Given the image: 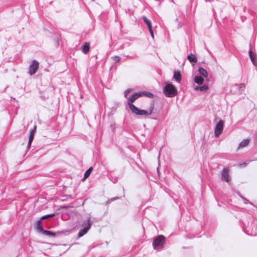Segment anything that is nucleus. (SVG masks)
Listing matches in <instances>:
<instances>
[{"instance_id":"473e14b6","label":"nucleus","mask_w":257,"mask_h":257,"mask_svg":"<svg viewBox=\"0 0 257 257\" xmlns=\"http://www.w3.org/2000/svg\"><path fill=\"white\" fill-rule=\"evenodd\" d=\"M151 118L153 119H157L156 117H155V116L151 117Z\"/></svg>"},{"instance_id":"aec40b11","label":"nucleus","mask_w":257,"mask_h":257,"mask_svg":"<svg viewBox=\"0 0 257 257\" xmlns=\"http://www.w3.org/2000/svg\"><path fill=\"white\" fill-rule=\"evenodd\" d=\"M93 170L92 167H90L84 173V176H83V180H85L87 179L90 175L92 171Z\"/></svg>"},{"instance_id":"5701e85b","label":"nucleus","mask_w":257,"mask_h":257,"mask_svg":"<svg viewBox=\"0 0 257 257\" xmlns=\"http://www.w3.org/2000/svg\"><path fill=\"white\" fill-rule=\"evenodd\" d=\"M133 91L132 88H128L125 90L124 92V96L125 98H127L128 94Z\"/></svg>"},{"instance_id":"f8f14e48","label":"nucleus","mask_w":257,"mask_h":257,"mask_svg":"<svg viewBox=\"0 0 257 257\" xmlns=\"http://www.w3.org/2000/svg\"><path fill=\"white\" fill-rule=\"evenodd\" d=\"M81 50L82 52L85 54H87L90 50V46L89 44L88 43H85L81 47Z\"/></svg>"},{"instance_id":"6ab92c4d","label":"nucleus","mask_w":257,"mask_h":257,"mask_svg":"<svg viewBox=\"0 0 257 257\" xmlns=\"http://www.w3.org/2000/svg\"><path fill=\"white\" fill-rule=\"evenodd\" d=\"M36 132V126L35 125L32 130L30 131V134L29 136V140L33 141L34 135Z\"/></svg>"},{"instance_id":"9d476101","label":"nucleus","mask_w":257,"mask_h":257,"mask_svg":"<svg viewBox=\"0 0 257 257\" xmlns=\"http://www.w3.org/2000/svg\"><path fill=\"white\" fill-rule=\"evenodd\" d=\"M42 221L41 219H39L37 220L35 224V227L36 229L37 230L38 232L40 233H42L43 231H44V228L42 224Z\"/></svg>"},{"instance_id":"72a5a7b5","label":"nucleus","mask_w":257,"mask_h":257,"mask_svg":"<svg viewBox=\"0 0 257 257\" xmlns=\"http://www.w3.org/2000/svg\"><path fill=\"white\" fill-rule=\"evenodd\" d=\"M157 172H158V175H159V167L157 168Z\"/></svg>"},{"instance_id":"a211bd4d","label":"nucleus","mask_w":257,"mask_h":257,"mask_svg":"<svg viewBox=\"0 0 257 257\" xmlns=\"http://www.w3.org/2000/svg\"><path fill=\"white\" fill-rule=\"evenodd\" d=\"M198 72L202 75L204 77L207 78L208 76V73L207 71L202 67L198 68Z\"/></svg>"},{"instance_id":"6e6552de","label":"nucleus","mask_w":257,"mask_h":257,"mask_svg":"<svg viewBox=\"0 0 257 257\" xmlns=\"http://www.w3.org/2000/svg\"><path fill=\"white\" fill-rule=\"evenodd\" d=\"M142 96L141 92H135L127 98V104L130 106V104H133L137 99Z\"/></svg>"},{"instance_id":"1a4fd4ad","label":"nucleus","mask_w":257,"mask_h":257,"mask_svg":"<svg viewBox=\"0 0 257 257\" xmlns=\"http://www.w3.org/2000/svg\"><path fill=\"white\" fill-rule=\"evenodd\" d=\"M229 169L228 168H223L221 173V178L227 182L231 180V177L229 174Z\"/></svg>"},{"instance_id":"c9c22d12","label":"nucleus","mask_w":257,"mask_h":257,"mask_svg":"<svg viewBox=\"0 0 257 257\" xmlns=\"http://www.w3.org/2000/svg\"><path fill=\"white\" fill-rule=\"evenodd\" d=\"M239 85H240V87H241V86L242 85H243V84H240Z\"/></svg>"},{"instance_id":"9b49d317","label":"nucleus","mask_w":257,"mask_h":257,"mask_svg":"<svg viewBox=\"0 0 257 257\" xmlns=\"http://www.w3.org/2000/svg\"><path fill=\"white\" fill-rule=\"evenodd\" d=\"M173 78L178 83H180L181 82L182 79V75L179 71H175L174 72Z\"/></svg>"},{"instance_id":"58836bf2","label":"nucleus","mask_w":257,"mask_h":257,"mask_svg":"<svg viewBox=\"0 0 257 257\" xmlns=\"http://www.w3.org/2000/svg\"><path fill=\"white\" fill-rule=\"evenodd\" d=\"M93 2L95 0H92Z\"/></svg>"},{"instance_id":"bb28decb","label":"nucleus","mask_w":257,"mask_h":257,"mask_svg":"<svg viewBox=\"0 0 257 257\" xmlns=\"http://www.w3.org/2000/svg\"><path fill=\"white\" fill-rule=\"evenodd\" d=\"M97 246L96 244H94V243H93L89 246V250Z\"/></svg>"},{"instance_id":"f257e3e1","label":"nucleus","mask_w":257,"mask_h":257,"mask_svg":"<svg viewBox=\"0 0 257 257\" xmlns=\"http://www.w3.org/2000/svg\"><path fill=\"white\" fill-rule=\"evenodd\" d=\"M163 93L167 97H173L177 94L178 91L172 83H167L164 87Z\"/></svg>"},{"instance_id":"4be33fe9","label":"nucleus","mask_w":257,"mask_h":257,"mask_svg":"<svg viewBox=\"0 0 257 257\" xmlns=\"http://www.w3.org/2000/svg\"><path fill=\"white\" fill-rule=\"evenodd\" d=\"M55 215V214L54 213H52V214H47V215H45L43 216H42L40 219H41V220H43L48 217H53Z\"/></svg>"},{"instance_id":"2eb2a0df","label":"nucleus","mask_w":257,"mask_h":257,"mask_svg":"<svg viewBox=\"0 0 257 257\" xmlns=\"http://www.w3.org/2000/svg\"><path fill=\"white\" fill-rule=\"evenodd\" d=\"M142 19L144 22L147 25L148 29L152 28V22L151 20L148 19L147 17L145 16H142Z\"/></svg>"},{"instance_id":"0eeeda50","label":"nucleus","mask_w":257,"mask_h":257,"mask_svg":"<svg viewBox=\"0 0 257 257\" xmlns=\"http://www.w3.org/2000/svg\"><path fill=\"white\" fill-rule=\"evenodd\" d=\"M39 63L36 60H33L29 66V74L30 76L33 75L37 71L39 68Z\"/></svg>"},{"instance_id":"ddd939ff","label":"nucleus","mask_w":257,"mask_h":257,"mask_svg":"<svg viewBox=\"0 0 257 257\" xmlns=\"http://www.w3.org/2000/svg\"><path fill=\"white\" fill-rule=\"evenodd\" d=\"M187 59L192 63H196L197 62V58L196 56L192 53L188 55Z\"/></svg>"},{"instance_id":"39448f33","label":"nucleus","mask_w":257,"mask_h":257,"mask_svg":"<svg viewBox=\"0 0 257 257\" xmlns=\"http://www.w3.org/2000/svg\"><path fill=\"white\" fill-rule=\"evenodd\" d=\"M71 232V230H62L61 231H57V232H53L51 230H47L44 229L41 233L45 234L46 236L51 237H55L60 236L62 234L68 235Z\"/></svg>"},{"instance_id":"f3484780","label":"nucleus","mask_w":257,"mask_h":257,"mask_svg":"<svg viewBox=\"0 0 257 257\" xmlns=\"http://www.w3.org/2000/svg\"><path fill=\"white\" fill-rule=\"evenodd\" d=\"M249 143V139H246L243 140L242 141L240 142L239 144V148H243L247 146Z\"/></svg>"},{"instance_id":"c756f323","label":"nucleus","mask_w":257,"mask_h":257,"mask_svg":"<svg viewBox=\"0 0 257 257\" xmlns=\"http://www.w3.org/2000/svg\"><path fill=\"white\" fill-rule=\"evenodd\" d=\"M248 54H249V56L253 55V53H252V51L250 49H249V50L248 51Z\"/></svg>"},{"instance_id":"e433bc0d","label":"nucleus","mask_w":257,"mask_h":257,"mask_svg":"<svg viewBox=\"0 0 257 257\" xmlns=\"http://www.w3.org/2000/svg\"><path fill=\"white\" fill-rule=\"evenodd\" d=\"M62 208H66L67 207H66V206H64V207H63Z\"/></svg>"},{"instance_id":"dca6fc26","label":"nucleus","mask_w":257,"mask_h":257,"mask_svg":"<svg viewBox=\"0 0 257 257\" xmlns=\"http://www.w3.org/2000/svg\"><path fill=\"white\" fill-rule=\"evenodd\" d=\"M194 81L196 83L201 85L204 82V79L201 76H196L194 78Z\"/></svg>"},{"instance_id":"412c9836","label":"nucleus","mask_w":257,"mask_h":257,"mask_svg":"<svg viewBox=\"0 0 257 257\" xmlns=\"http://www.w3.org/2000/svg\"><path fill=\"white\" fill-rule=\"evenodd\" d=\"M142 93V96L145 95L146 96H147L150 98H153L154 97V95L150 92H146V91H143L141 92Z\"/></svg>"},{"instance_id":"7c9ffc66","label":"nucleus","mask_w":257,"mask_h":257,"mask_svg":"<svg viewBox=\"0 0 257 257\" xmlns=\"http://www.w3.org/2000/svg\"><path fill=\"white\" fill-rule=\"evenodd\" d=\"M111 202L110 201V199H109L107 201L105 202V205L109 204Z\"/></svg>"},{"instance_id":"f03ea898","label":"nucleus","mask_w":257,"mask_h":257,"mask_svg":"<svg viewBox=\"0 0 257 257\" xmlns=\"http://www.w3.org/2000/svg\"><path fill=\"white\" fill-rule=\"evenodd\" d=\"M129 108L132 112L136 115H149L152 114L154 109V105L150 108L149 111L140 109L134 104H130Z\"/></svg>"},{"instance_id":"4468645a","label":"nucleus","mask_w":257,"mask_h":257,"mask_svg":"<svg viewBox=\"0 0 257 257\" xmlns=\"http://www.w3.org/2000/svg\"><path fill=\"white\" fill-rule=\"evenodd\" d=\"M208 89V85L207 84H204L203 86H196L194 87V90L196 91H204Z\"/></svg>"},{"instance_id":"b1692460","label":"nucleus","mask_w":257,"mask_h":257,"mask_svg":"<svg viewBox=\"0 0 257 257\" xmlns=\"http://www.w3.org/2000/svg\"><path fill=\"white\" fill-rule=\"evenodd\" d=\"M112 58L115 61V62H119L121 60V58L118 56H114L113 57H112Z\"/></svg>"},{"instance_id":"a878e982","label":"nucleus","mask_w":257,"mask_h":257,"mask_svg":"<svg viewBox=\"0 0 257 257\" xmlns=\"http://www.w3.org/2000/svg\"><path fill=\"white\" fill-rule=\"evenodd\" d=\"M149 32L151 34L152 38L154 39V35L153 29L152 28L149 29Z\"/></svg>"},{"instance_id":"f704fd0d","label":"nucleus","mask_w":257,"mask_h":257,"mask_svg":"<svg viewBox=\"0 0 257 257\" xmlns=\"http://www.w3.org/2000/svg\"><path fill=\"white\" fill-rule=\"evenodd\" d=\"M240 197H241L243 199H244V200L245 199L243 196H241V195H240Z\"/></svg>"},{"instance_id":"c85d7f7f","label":"nucleus","mask_w":257,"mask_h":257,"mask_svg":"<svg viewBox=\"0 0 257 257\" xmlns=\"http://www.w3.org/2000/svg\"><path fill=\"white\" fill-rule=\"evenodd\" d=\"M119 199V197H115L111 198H110V199H110V201H111V202H112V201H114V200H117V199Z\"/></svg>"},{"instance_id":"4c0bfd02","label":"nucleus","mask_w":257,"mask_h":257,"mask_svg":"<svg viewBox=\"0 0 257 257\" xmlns=\"http://www.w3.org/2000/svg\"><path fill=\"white\" fill-rule=\"evenodd\" d=\"M208 1L210 2V0H206V2H208Z\"/></svg>"},{"instance_id":"cd10ccee","label":"nucleus","mask_w":257,"mask_h":257,"mask_svg":"<svg viewBox=\"0 0 257 257\" xmlns=\"http://www.w3.org/2000/svg\"><path fill=\"white\" fill-rule=\"evenodd\" d=\"M32 142H33V141L28 140V143L27 144V148L28 149H29L31 147Z\"/></svg>"},{"instance_id":"393cba45","label":"nucleus","mask_w":257,"mask_h":257,"mask_svg":"<svg viewBox=\"0 0 257 257\" xmlns=\"http://www.w3.org/2000/svg\"><path fill=\"white\" fill-rule=\"evenodd\" d=\"M249 57H250V59L252 64L254 65H256L254 56L253 55H252V56H249Z\"/></svg>"},{"instance_id":"2f4dec72","label":"nucleus","mask_w":257,"mask_h":257,"mask_svg":"<svg viewBox=\"0 0 257 257\" xmlns=\"http://www.w3.org/2000/svg\"><path fill=\"white\" fill-rule=\"evenodd\" d=\"M246 165H247V163H243L242 164H240V166H246Z\"/></svg>"},{"instance_id":"7ed1b4c3","label":"nucleus","mask_w":257,"mask_h":257,"mask_svg":"<svg viewBox=\"0 0 257 257\" xmlns=\"http://www.w3.org/2000/svg\"><path fill=\"white\" fill-rule=\"evenodd\" d=\"M166 237L163 235H159L156 237L153 242V246L154 249L160 251L164 247Z\"/></svg>"},{"instance_id":"423d86ee","label":"nucleus","mask_w":257,"mask_h":257,"mask_svg":"<svg viewBox=\"0 0 257 257\" xmlns=\"http://www.w3.org/2000/svg\"><path fill=\"white\" fill-rule=\"evenodd\" d=\"M224 121L220 119L215 125L214 128V136L218 138L222 133L223 130Z\"/></svg>"},{"instance_id":"20e7f679","label":"nucleus","mask_w":257,"mask_h":257,"mask_svg":"<svg viewBox=\"0 0 257 257\" xmlns=\"http://www.w3.org/2000/svg\"><path fill=\"white\" fill-rule=\"evenodd\" d=\"M92 223L93 221H91L90 217H88L86 220L83 221L82 224L83 228L79 231L78 237L80 238L85 234L90 228Z\"/></svg>"}]
</instances>
